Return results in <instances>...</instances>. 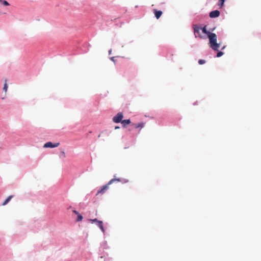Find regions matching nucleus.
Listing matches in <instances>:
<instances>
[{
  "mask_svg": "<svg viewBox=\"0 0 261 261\" xmlns=\"http://www.w3.org/2000/svg\"><path fill=\"white\" fill-rule=\"evenodd\" d=\"M114 58H115V57H112V58H111V60L112 61H113V62H115Z\"/></svg>",
  "mask_w": 261,
  "mask_h": 261,
  "instance_id": "6ab92c4d",
  "label": "nucleus"
},
{
  "mask_svg": "<svg viewBox=\"0 0 261 261\" xmlns=\"http://www.w3.org/2000/svg\"><path fill=\"white\" fill-rule=\"evenodd\" d=\"M211 47L215 50H218L220 44L217 43V36L215 33H211L208 36Z\"/></svg>",
  "mask_w": 261,
  "mask_h": 261,
  "instance_id": "f257e3e1",
  "label": "nucleus"
},
{
  "mask_svg": "<svg viewBox=\"0 0 261 261\" xmlns=\"http://www.w3.org/2000/svg\"><path fill=\"white\" fill-rule=\"evenodd\" d=\"M123 127H125L126 126L130 123V120L129 119H125L121 121Z\"/></svg>",
  "mask_w": 261,
  "mask_h": 261,
  "instance_id": "6e6552de",
  "label": "nucleus"
},
{
  "mask_svg": "<svg viewBox=\"0 0 261 261\" xmlns=\"http://www.w3.org/2000/svg\"><path fill=\"white\" fill-rule=\"evenodd\" d=\"M223 55V53L222 52V51H219L217 54V57H220L221 56H222V55Z\"/></svg>",
  "mask_w": 261,
  "mask_h": 261,
  "instance_id": "f3484780",
  "label": "nucleus"
},
{
  "mask_svg": "<svg viewBox=\"0 0 261 261\" xmlns=\"http://www.w3.org/2000/svg\"><path fill=\"white\" fill-rule=\"evenodd\" d=\"M100 134H99V135L98 136V138H100Z\"/></svg>",
  "mask_w": 261,
  "mask_h": 261,
  "instance_id": "412c9836",
  "label": "nucleus"
},
{
  "mask_svg": "<svg viewBox=\"0 0 261 261\" xmlns=\"http://www.w3.org/2000/svg\"><path fill=\"white\" fill-rule=\"evenodd\" d=\"M225 1H220L218 4V6L219 7V8H222L223 5H224V2Z\"/></svg>",
  "mask_w": 261,
  "mask_h": 261,
  "instance_id": "4468645a",
  "label": "nucleus"
},
{
  "mask_svg": "<svg viewBox=\"0 0 261 261\" xmlns=\"http://www.w3.org/2000/svg\"><path fill=\"white\" fill-rule=\"evenodd\" d=\"M7 88H8V86H7V81L6 80L5 81V83L4 84V88H3V90L5 91V92H7Z\"/></svg>",
  "mask_w": 261,
  "mask_h": 261,
  "instance_id": "dca6fc26",
  "label": "nucleus"
},
{
  "mask_svg": "<svg viewBox=\"0 0 261 261\" xmlns=\"http://www.w3.org/2000/svg\"><path fill=\"white\" fill-rule=\"evenodd\" d=\"M154 14H155V17L157 19H159L162 14V11L154 10Z\"/></svg>",
  "mask_w": 261,
  "mask_h": 261,
  "instance_id": "1a4fd4ad",
  "label": "nucleus"
},
{
  "mask_svg": "<svg viewBox=\"0 0 261 261\" xmlns=\"http://www.w3.org/2000/svg\"><path fill=\"white\" fill-rule=\"evenodd\" d=\"M12 198V196H9L2 203V205H6L11 199Z\"/></svg>",
  "mask_w": 261,
  "mask_h": 261,
  "instance_id": "9b49d317",
  "label": "nucleus"
},
{
  "mask_svg": "<svg viewBox=\"0 0 261 261\" xmlns=\"http://www.w3.org/2000/svg\"><path fill=\"white\" fill-rule=\"evenodd\" d=\"M73 212L77 215V221H80L83 219V216L79 214L77 211H74Z\"/></svg>",
  "mask_w": 261,
  "mask_h": 261,
  "instance_id": "9d476101",
  "label": "nucleus"
},
{
  "mask_svg": "<svg viewBox=\"0 0 261 261\" xmlns=\"http://www.w3.org/2000/svg\"><path fill=\"white\" fill-rule=\"evenodd\" d=\"M123 115L122 112L118 113L116 116L113 118V121L115 123L121 122Z\"/></svg>",
  "mask_w": 261,
  "mask_h": 261,
  "instance_id": "7ed1b4c3",
  "label": "nucleus"
},
{
  "mask_svg": "<svg viewBox=\"0 0 261 261\" xmlns=\"http://www.w3.org/2000/svg\"><path fill=\"white\" fill-rule=\"evenodd\" d=\"M193 29L195 37H197L198 36L200 38H202V36L200 33V31L201 30V28L197 25H193Z\"/></svg>",
  "mask_w": 261,
  "mask_h": 261,
  "instance_id": "20e7f679",
  "label": "nucleus"
},
{
  "mask_svg": "<svg viewBox=\"0 0 261 261\" xmlns=\"http://www.w3.org/2000/svg\"><path fill=\"white\" fill-rule=\"evenodd\" d=\"M201 30H202V33H203L204 34H205L206 35H207V36H208L210 35V34H211V33L208 32V31H207L206 29V26L204 27L203 28H201Z\"/></svg>",
  "mask_w": 261,
  "mask_h": 261,
  "instance_id": "f8f14e48",
  "label": "nucleus"
},
{
  "mask_svg": "<svg viewBox=\"0 0 261 261\" xmlns=\"http://www.w3.org/2000/svg\"><path fill=\"white\" fill-rule=\"evenodd\" d=\"M93 221L96 222L97 223L98 226L100 227V229L102 232H104V228L102 225V222L101 221H99L97 219H95L92 220Z\"/></svg>",
  "mask_w": 261,
  "mask_h": 261,
  "instance_id": "0eeeda50",
  "label": "nucleus"
},
{
  "mask_svg": "<svg viewBox=\"0 0 261 261\" xmlns=\"http://www.w3.org/2000/svg\"><path fill=\"white\" fill-rule=\"evenodd\" d=\"M205 63V61L204 60L200 59L198 61V63L199 64H203Z\"/></svg>",
  "mask_w": 261,
  "mask_h": 261,
  "instance_id": "a211bd4d",
  "label": "nucleus"
},
{
  "mask_svg": "<svg viewBox=\"0 0 261 261\" xmlns=\"http://www.w3.org/2000/svg\"><path fill=\"white\" fill-rule=\"evenodd\" d=\"M120 128V127H119V126H116L115 128V129H118V128Z\"/></svg>",
  "mask_w": 261,
  "mask_h": 261,
  "instance_id": "aec40b11",
  "label": "nucleus"
},
{
  "mask_svg": "<svg viewBox=\"0 0 261 261\" xmlns=\"http://www.w3.org/2000/svg\"><path fill=\"white\" fill-rule=\"evenodd\" d=\"M121 181V180L120 178H113V179H111V180H110L109 181V182L107 184L102 186V187L101 188V189L100 190H98L97 191V192L96 193V195H98L99 194H104L105 193H106V192L109 189V185L113 184L114 182H115V181L120 182Z\"/></svg>",
  "mask_w": 261,
  "mask_h": 261,
  "instance_id": "f03ea898",
  "label": "nucleus"
},
{
  "mask_svg": "<svg viewBox=\"0 0 261 261\" xmlns=\"http://www.w3.org/2000/svg\"><path fill=\"white\" fill-rule=\"evenodd\" d=\"M133 125H134V127L136 128L138 127L143 128L144 127V124L143 122H141L138 124H135Z\"/></svg>",
  "mask_w": 261,
  "mask_h": 261,
  "instance_id": "ddd939ff",
  "label": "nucleus"
},
{
  "mask_svg": "<svg viewBox=\"0 0 261 261\" xmlns=\"http://www.w3.org/2000/svg\"><path fill=\"white\" fill-rule=\"evenodd\" d=\"M220 15V12L218 10H215L211 12L209 14V16L211 18L217 17Z\"/></svg>",
  "mask_w": 261,
  "mask_h": 261,
  "instance_id": "423d86ee",
  "label": "nucleus"
},
{
  "mask_svg": "<svg viewBox=\"0 0 261 261\" xmlns=\"http://www.w3.org/2000/svg\"><path fill=\"white\" fill-rule=\"evenodd\" d=\"M59 145V143H56L53 144L51 142H48L44 144V148H53L58 147Z\"/></svg>",
  "mask_w": 261,
  "mask_h": 261,
  "instance_id": "39448f33",
  "label": "nucleus"
},
{
  "mask_svg": "<svg viewBox=\"0 0 261 261\" xmlns=\"http://www.w3.org/2000/svg\"><path fill=\"white\" fill-rule=\"evenodd\" d=\"M0 3H1V5H3V6L9 5V4L8 3L7 1H0Z\"/></svg>",
  "mask_w": 261,
  "mask_h": 261,
  "instance_id": "2eb2a0df",
  "label": "nucleus"
}]
</instances>
